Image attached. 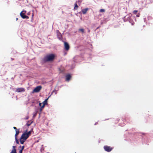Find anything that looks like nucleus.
Masks as SVG:
<instances>
[{
	"mask_svg": "<svg viewBox=\"0 0 153 153\" xmlns=\"http://www.w3.org/2000/svg\"><path fill=\"white\" fill-rule=\"evenodd\" d=\"M56 57V55L53 53L47 54L42 58L41 63L43 65L48 62H53L55 59Z\"/></svg>",
	"mask_w": 153,
	"mask_h": 153,
	"instance_id": "f03ea898",
	"label": "nucleus"
},
{
	"mask_svg": "<svg viewBox=\"0 0 153 153\" xmlns=\"http://www.w3.org/2000/svg\"><path fill=\"white\" fill-rule=\"evenodd\" d=\"M39 105V108L41 107V106L42 105V103H41L39 101V102L38 103Z\"/></svg>",
	"mask_w": 153,
	"mask_h": 153,
	"instance_id": "ea45409f",
	"label": "nucleus"
},
{
	"mask_svg": "<svg viewBox=\"0 0 153 153\" xmlns=\"http://www.w3.org/2000/svg\"><path fill=\"white\" fill-rule=\"evenodd\" d=\"M30 12H28L27 13V14L28 15H29L30 14Z\"/></svg>",
	"mask_w": 153,
	"mask_h": 153,
	"instance_id": "3c124183",
	"label": "nucleus"
},
{
	"mask_svg": "<svg viewBox=\"0 0 153 153\" xmlns=\"http://www.w3.org/2000/svg\"><path fill=\"white\" fill-rule=\"evenodd\" d=\"M51 95H49V96L48 97V99H49V98L51 97Z\"/></svg>",
	"mask_w": 153,
	"mask_h": 153,
	"instance_id": "052dcab7",
	"label": "nucleus"
},
{
	"mask_svg": "<svg viewBox=\"0 0 153 153\" xmlns=\"http://www.w3.org/2000/svg\"><path fill=\"white\" fill-rule=\"evenodd\" d=\"M80 57L78 55L75 56L73 58V61L74 63L78 62H79V59Z\"/></svg>",
	"mask_w": 153,
	"mask_h": 153,
	"instance_id": "ddd939ff",
	"label": "nucleus"
},
{
	"mask_svg": "<svg viewBox=\"0 0 153 153\" xmlns=\"http://www.w3.org/2000/svg\"><path fill=\"white\" fill-rule=\"evenodd\" d=\"M89 8L88 7L85 8L82 10V13L83 14H85L87 13V11L88 10Z\"/></svg>",
	"mask_w": 153,
	"mask_h": 153,
	"instance_id": "2eb2a0df",
	"label": "nucleus"
},
{
	"mask_svg": "<svg viewBox=\"0 0 153 153\" xmlns=\"http://www.w3.org/2000/svg\"><path fill=\"white\" fill-rule=\"evenodd\" d=\"M16 91L18 93L22 92H24L25 91V88L22 87L18 88H16Z\"/></svg>",
	"mask_w": 153,
	"mask_h": 153,
	"instance_id": "f8f14e48",
	"label": "nucleus"
},
{
	"mask_svg": "<svg viewBox=\"0 0 153 153\" xmlns=\"http://www.w3.org/2000/svg\"><path fill=\"white\" fill-rule=\"evenodd\" d=\"M25 148V146L23 145V146H22L21 148L20 149L21 150L23 151L24 150V149Z\"/></svg>",
	"mask_w": 153,
	"mask_h": 153,
	"instance_id": "c9c22d12",
	"label": "nucleus"
},
{
	"mask_svg": "<svg viewBox=\"0 0 153 153\" xmlns=\"http://www.w3.org/2000/svg\"><path fill=\"white\" fill-rule=\"evenodd\" d=\"M83 0H78L76 1V3H77L79 6H80Z\"/></svg>",
	"mask_w": 153,
	"mask_h": 153,
	"instance_id": "393cba45",
	"label": "nucleus"
},
{
	"mask_svg": "<svg viewBox=\"0 0 153 153\" xmlns=\"http://www.w3.org/2000/svg\"><path fill=\"white\" fill-rule=\"evenodd\" d=\"M82 13V11H80V12H79L78 13H75V14L77 16H78L77 14H78V13H79V14H81Z\"/></svg>",
	"mask_w": 153,
	"mask_h": 153,
	"instance_id": "a18cd8bd",
	"label": "nucleus"
},
{
	"mask_svg": "<svg viewBox=\"0 0 153 153\" xmlns=\"http://www.w3.org/2000/svg\"><path fill=\"white\" fill-rule=\"evenodd\" d=\"M10 153H17L16 150H12Z\"/></svg>",
	"mask_w": 153,
	"mask_h": 153,
	"instance_id": "e433bc0d",
	"label": "nucleus"
},
{
	"mask_svg": "<svg viewBox=\"0 0 153 153\" xmlns=\"http://www.w3.org/2000/svg\"><path fill=\"white\" fill-rule=\"evenodd\" d=\"M140 15V12L138 13L137 14H136V16L137 17H139Z\"/></svg>",
	"mask_w": 153,
	"mask_h": 153,
	"instance_id": "4c0bfd02",
	"label": "nucleus"
},
{
	"mask_svg": "<svg viewBox=\"0 0 153 153\" xmlns=\"http://www.w3.org/2000/svg\"><path fill=\"white\" fill-rule=\"evenodd\" d=\"M103 148L105 151L110 152L112 150L113 148L109 146L105 145L104 146Z\"/></svg>",
	"mask_w": 153,
	"mask_h": 153,
	"instance_id": "6e6552de",
	"label": "nucleus"
},
{
	"mask_svg": "<svg viewBox=\"0 0 153 153\" xmlns=\"http://www.w3.org/2000/svg\"><path fill=\"white\" fill-rule=\"evenodd\" d=\"M18 19V18H16V21H17Z\"/></svg>",
	"mask_w": 153,
	"mask_h": 153,
	"instance_id": "69168bd1",
	"label": "nucleus"
},
{
	"mask_svg": "<svg viewBox=\"0 0 153 153\" xmlns=\"http://www.w3.org/2000/svg\"><path fill=\"white\" fill-rule=\"evenodd\" d=\"M53 91H52V92H51V95H52L53 94Z\"/></svg>",
	"mask_w": 153,
	"mask_h": 153,
	"instance_id": "338daca9",
	"label": "nucleus"
},
{
	"mask_svg": "<svg viewBox=\"0 0 153 153\" xmlns=\"http://www.w3.org/2000/svg\"><path fill=\"white\" fill-rule=\"evenodd\" d=\"M100 26H99L98 27H97V28H96V29L97 30V29H98L99 28H100Z\"/></svg>",
	"mask_w": 153,
	"mask_h": 153,
	"instance_id": "13d9d810",
	"label": "nucleus"
},
{
	"mask_svg": "<svg viewBox=\"0 0 153 153\" xmlns=\"http://www.w3.org/2000/svg\"><path fill=\"white\" fill-rule=\"evenodd\" d=\"M41 112H40V113L39 114V118L40 117V114H41Z\"/></svg>",
	"mask_w": 153,
	"mask_h": 153,
	"instance_id": "6e6d98bb",
	"label": "nucleus"
},
{
	"mask_svg": "<svg viewBox=\"0 0 153 153\" xmlns=\"http://www.w3.org/2000/svg\"><path fill=\"white\" fill-rule=\"evenodd\" d=\"M74 10H76L79 7V6H78L77 4V3H76L75 2V3L74 4Z\"/></svg>",
	"mask_w": 153,
	"mask_h": 153,
	"instance_id": "aec40b11",
	"label": "nucleus"
},
{
	"mask_svg": "<svg viewBox=\"0 0 153 153\" xmlns=\"http://www.w3.org/2000/svg\"><path fill=\"white\" fill-rule=\"evenodd\" d=\"M21 12H22V13H24L25 14H26L27 13V11L24 10H23Z\"/></svg>",
	"mask_w": 153,
	"mask_h": 153,
	"instance_id": "58836bf2",
	"label": "nucleus"
},
{
	"mask_svg": "<svg viewBox=\"0 0 153 153\" xmlns=\"http://www.w3.org/2000/svg\"><path fill=\"white\" fill-rule=\"evenodd\" d=\"M13 129H14L15 130V131H16V129H17V128H16V127H15V126H14V127H13Z\"/></svg>",
	"mask_w": 153,
	"mask_h": 153,
	"instance_id": "8fccbe9b",
	"label": "nucleus"
},
{
	"mask_svg": "<svg viewBox=\"0 0 153 153\" xmlns=\"http://www.w3.org/2000/svg\"><path fill=\"white\" fill-rule=\"evenodd\" d=\"M36 114L35 113V114H33V116H36Z\"/></svg>",
	"mask_w": 153,
	"mask_h": 153,
	"instance_id": "680f3d73",
	"label": "nucleus"
},
{
	"mask_svg": "<svg viewBox=\"0 0 153 153\" xmlns=\"http://www.w3.org/2000/svg\"><path fill=\"white\" fill-rule=\"evenodd\" d=\"M42 88V86L40 85H37L34 88L31 93L34 94L35 93H38L40 91Z\"/></svg>",
	"mask_w": 153,
	"mask_h": 153,
	"instance_id": "39448f33",
	"label": "nucleus"
},
{
	"mask_svg": "<svg viewBox=\"0 0 153 153\" xmlns=\"http://www.w3.org/2000/svg\"><path fill=\"white\" fill-rule=\"evenodd\" d=\"M29 122V121H28L27 122V123L25 125V126H27V127H29L33 123V121H31L30 123H28V122Z\"/></svg>",
	"mask_w": 153,
	"mask_h": 153,
	"instance_id": "4be33fe9",
	"label": "nucleus"
},
{
	"mask_svg": "<svg viewBox=\"0 0 153 153\" xmlns=\"http://www.w3.org/2000/svg\"><path fill=\"white\" fill-rule=\"evenodd\" d=\"M90 30H88V32H90Z\"/></svg>",
	"mask_w": 153,
	"mask_h": 153,
	"instance_id": "0e129e2a",
	"label": "nucleus"
},
{
	"mask_svg": "<svg viewBox=\"0 0 153 153\" xmlns=\"http://www.w3.org/2000/svg\"><path fill=\"white\" fill-rule=\"evenodd\" d=\"M98 124V122H96L94 124V125H96Z\"/></svg>",
	"mask_w": 153,
	"mask_h": 153,
	"instance_id": "5fc2aeb1",
	"label": "nucleus"
},
{
	"mask_svg": "<svg viewBox=\"0 0 153 153\" xmlns=\"http://www.w3.org/2000/svg\"><path fill=\"white\" fill-rule=\"evenodd\" d=\"M122 19L125 22L127 21L129 22V18H128V15H126V16H125L123 17Z\"/></svg>",
	"mask_w": 153,
	"mask_h": 153,
	"instance_id": "dca6fc26",
	"label": "nucleus"
},
{
	"mask_svg": "<svg viewBox=\"0 0 153 153\" xmlns=\"http://www.w3.org/2000/svg\"><path fill=\"white\" fill-rule=\"evenodd\" d=\"M21 147H22V146L21 145H20L19 146L18 149H21Z\"/></svg>",
	"mask_w": 153,
	"mask_h": 153,
	"instance_id": "4d7b16f0",
	"label": "nucleus"
},
{
	"mask_svg": "<svg viewBox=\"0 0 153 153\" xmlns=\"http://www.w3.org/2000/svg\"><path fill=\"white\" fill-rule=\"evenodd\" d=\"M65 40L64 41H62V42L64 43V50L68 51L70 48V46L69 43L66 41V39L65 38H64Z\"/></svg>",
	"mask_w": 153,
	"mask_h": 153,
	"instance_id": "20e7f679",
	"label": "nucleus"
},
{
	"mask_svg": "<svg viewBox=\"0 0 153 153\" xmlns=\"http://www.w3.org/2000/svg\"><path fill=\"white\" fill-rule=\"evenodd\" d=\"M18 150H19V153H22L23 151L20 150V149H18Z\"/></svg>",
	"mask_w": 153,
	"mask_h": 153,
	"instance_id": "c03bdc74",
	"label": "nucleus"
},
{
	"mask_svg": "<svg viewBox=\"0 0 153 153\" xmlns=\"http://www.w3.org/2000/svg\"><path fill=\"white\" fill-rule=\"evenodd\" d=\"M20 15L21 18L23 19H28L29 18L28 16L22 13V12H21L20 13Z\"/></svg>",
	"mask_w": 153,
	"mask_h": 153,
	"instance_id": "9b49d317",
	"label": "nucleus"
},
{
	"mask_svg": "<svg viewBox=\"0 0 153 153\" xmlns=\"http://www.w3.org/2000/svg\"><path fill=\"white\" fill-rule=\"evenodd\" d=\"M45 107V105H42L41 106V107L39 108V111H40V112H42V110Z\"/></svg>",
	"mask_w": 153,
	"mask_h": 153,
	"instance_id": "bb28decb",
	"label": "nucleus"
},
{
	"mask_svg": "<svg viewBox=\"0 0 153 153\" xmlns=\"http://www.w3.org/2000/svg\"><path fill=\"white\" fill-rule=\"evenodd\" d=\"M42 103V104H43V105H47L48 104V102L45 101H44Z\"/></svg>",
	"mask_w": 153,
	"mask_h": 153,
	"instance_id": "c756f323",
	"label": "nucleus"
},
{
	"mask_svg": "<svg viewBox=\"0 0 153 153\" xmlns=\"http://www.w3.org/2000/svg\"><path fill=\"white\" fill-rule=\"evenodd\" d=\"M56 33L57 34V37L58 39L60 41H64L65 40L63 38L62 35L59 32V30H56Z\"/></svg>",
	"mask_w": 153,
	"mask_h": 153,
	"instance_id": "423d86ee",
	"label": "nucleus"
},
{
	"mask_svg": "<svg viewBox=\"0 0 153 153\" xmlns=\"http://www.w3.org/2000/svg\"><path fill=\"white\" fill-rule=\"evenodd\" d=\"M28 129H26L23 133H28Z\"/></svg>",
	"mask_w": 153,
	"mask_h": 153,
	"instance_id": "a19ab883",
	"label": "nucleus"
},
{
	"mask_svg": "<svg viewBox=\"0 0 153 153\" xmlns=\"http://www.w3.org/2000/svg\"><path fill=\"white\" fill-rule=\"evenodd\" d=\"M39 110V107H37L36 106H35V113L36 115L37 113L38 112Z\"/></svg>",
	"mask_w": 153,
	"mask_h": 153,
	"instance_id": "6ab92c4d",
	"label": "nucleus"
},
{
	"mask_svg": "<svg viewBox=\"0 0 153 153\" xmlns=\"http://www.w3.org/2000/svg\"><path fill=\"white\" fill-rule=\"evenodd\" d=\"M133 134V136L135 140L134 141L136 143H139L141 141H142V143L143 144H147L149 145V143L150 140L148 137L146 135V134L143 133H131Z\"/></svg>",
	"mask_w": 153,
	"mask_h": 153,
	"instance_id": "f257e3e1",
	"label": "nucleus"
},
{
	"mask_svg": "<svg viewBox=\"0 0 153 153\" xmlns=\"http://www.w3.org/2000/svg\"><path fill=\"white\" fill-rule=\"evenodd\" d=\"M31 106H33V107H35V106H36L33 103H31Z\"/></svg>",
	"mask_w": 153,
	"mask_h": 153,
	"instance_id": "49530a36",
	"label": "nucleus"
},
{
	"mask_svg": "<svg viewBox=\"0 0 153 153\" xmlns=\"http://www.w3.org/2000/svg\"><path fill=\"white\" fill-rule=\"evenodd\" d=\"M30 136L27 133H23L20 137L27 140Z\"/></svg>",
	"mask_w": 153,
	"mask_h": 153,
	"instance_id": "9d476101",
	"label": "nucleus"
},
{
	"mask_svg": "<svg viewBox=\"0 0 153 153\" xmlns=\"http://www.w3.org/2000/svg\"><path fill=\"white\" fill-rule=\"evenodd\" d=\"M48 98H46L45 100V101L46 102H48Z\"/></svg>",
	"mask_w": 153,
	"mask_h": 153,
	"instance_id": "de8ad7c7",
	"label": "nucleus"
},
{
	"mask_svg": "<svg viewBox=\"0 0 153 153\" xmlns=\"http://www.w3.org/2000/svg\"><path fill=\"white\" fill-rule=\"evenodd\" d=\"M55 89H56V92H55V94H57V92L59 90V87L57 86V85L55 87Z\"/></svg>",
	"mask_w": 153,
	"mask_h": 153,
	"instance_id": "cd10ccee",
	"label": "nucleus"
},
{
	"mask_svg": "<svg viewBox=\"0 0 153 153\" xmlns=\"http://www.w3.org/2000/svg\"><path fill=\"white\" fill-rule=\"evenodd\" d=\"M105 11V9H101L100 10V12L103 13V12H104Z\"/></svg>",
	"mask_w": 153,
	"mask_h": 153,
	"instance_id": "7c9ffc66",
	"label": "nucleus"
},
{
	"mask_svg": "<svg viewBox=\"0 0 153 153\" xmlns=\"http://www.w3.org/2000/svg\"><path fill=\"white\" fill-rule=\"evenodd\" d=\"M124 122L126 121L127 120H129V117H128V115L127 114H126L124 118H122Z\"/></svg>",
	"mask_w": 153,
	"mask_h": 153,
	"instance_id": "4468645a",
	"label": "nucleus"
},
{
	"mask_svg": "<svg viewBox=\"0 0 153 153\" xmlns=\"http://www.w3.org/2000/svg\"><path fill=\"white\" fill-rule=\"evenodd\" d=\"M44 147H42L40 149V152H42V151H44Z\"/></svg>",
	"mask_w": 153,
	"mask_h": 153,
	"instance_id": "37998d69",
	"label": "nucleus"
},
{
	"mask_svg": "<svg viewBox=\"0 0 153 153\" xmlns=\"http://www.w3.org/2000/svg\"><path fill=\"white\" fill-rule=\"evenodd\" d=\"M33 133V128H31V130L29 131H28V135L30 136L31 135V134L32 133Z\"/></svg>",
	"mask_w": 153,
	"mask_h": 153,
	"instance_id": "5701e85b",
	"label": "nucleus"
},
{
	"mask_svg": "<svg viewBox=\"0 0 153 153\" xmlns=\"http://www.w3.org/2000/svg\"><path fill=\"white\" fill-rule=\"evenodd\" d=\"M11 59L12 61H13V60H14V59L13 58H11Z\"/></svg>",
	"mask_w": 153,
	"mask_h": 153,
	"instance_id": "bf43d9fd",
	"label": "nucleus"
},
{
	"mask_svg": "<svg viewBox=\"0 0 153 153\" xmlns=\"http://www.w3.org/2000/svg\"><path fill=\"white\" fill-rule=\"evenodd\" d=\"M63 86V85H61L60 86H59V88L60 87V88H61L62 86Z\"/></svg>",
	"mask_w": 153,
	"mask_h": 153,
	"instance_id": "e2e57ef3",
	"label": "nucleus"
},
{
	"mask_svg": "<svg viewBox=\"0 0 153 153\" xmlns=\"http://www.w3.org/2000/svg\"><path fill=\"white\" fill-rule=\"evenodd\" d=\"M16 146H12V150H16Z\"/></svg>",
	"mask_w": 153,
	"mask_h": 153,
	"instance_id": "72a5a7b5",
	"label": "nucleus"
},
{
	"mask_svg": "<svg viewBox=\"0 0 153 153\" xmlns=\"http://www.w3.org/2000/svg\"><path fill=\"white\" fill-rule=\"evenodd\" d=\"M28 101H29L28 102V103H33L35 105H36L38 104L39 102L38 100L34 99L33 98L30 100L29 99H28Z\"/></svg>",
	"mask_w": 153,
	"mask_h": 153,
	"instance_id": "0eeeda50",
	"label": "nucleus"
},
{
	"mask_svg": "<svg viewBox=\"0 0 153 153\" xmlns=\"http://www.w3.org/2000/svg\"><path fill=\"white\" fill-rule=\"evenodd\" d=\"M78 32H81L82 34H84L85 33V30L83 28H80L78 29Z\"/></svg>",
	"mask_w": 153,
	"mask_h": 153,
	"instance_id": "a211bd4d",
	"label": "nucleus"
},
{
	"mask_svg": "<svg viewBox=\"0 0 153 153\" xmlns=\"http://www.w3.org/2000/svg\"><path fill=\"white\" fill-rule=\"evenodd\" d=\"M16 76V75H15L14 76V77H12L11 78V79L13 80L14 79L15 77Z\"/></svg>",
	"mask_w": 153,
	"mask_h": 153,
	"instance_id": "09e8293b",
	"label": "nucleus"
},
{
	"mask_svg": "<svg viewBox=\"0 0 153 153\" xmlns=\"http://www.w3.org/2000/svg\"><path fill=\"white\" fill-rule=\"evenodd\" d=\"M56 92V89H55L53 91V92H54L55 93V92Z\"/></svg>",
	"mask_w": 153,
	"mask_h": 153,
	"instance_id": "864d4df0",
	"label": "nucleus"
},
{
	"mask_svg": "<svg viewBox=\"0 0 153 153\" xmlns=\"http://www.w3.org/2000/svg\"><path fill=\"white\" fill-rule=\"evenodd\" d=\"M65 81L68 82L72 78V75L70 73H68L65 76Z\"/></svg>",
	"mask_w": 153,
	"mask_h": 153,
	"instance_id": "1a4fd4ad",
	"label": "nucleus"
},
{
	"mask_svg": "<svg viewBox=\"0 0 153 153\" xmlns=\"http://www.w3.org/2000/svg\"><path fill=\"white\" fill-rule=\"evenodd\" d=\"M129 22L131 23L132 25H134V23L133 20L134 19L135 21H136V19L135 16H133L132 14L130 13L128 16Z\"/></svg>",
	"mask_w": 153,
	"mask_h": 153,
	"instance_id": "7ed1b4c3",
	"label": "nucleus"
},
{
	"mask_svg": "<svg viewBox=\"0 0 153 153\" xmlns=\"http://www.w3.org/2000/svg\"><path fill=\"white\" fill-rule=\"evenodd\" d=\"M75 66H76V64H75V63H72L71 66V70H72L73 69H74V68Z\"/></svg>",
	"mask_w": 153,
	"mask_h": 153,
	"instance_id": "a878e982",
	"label": "nucleus"
},
{
	"mask_svg": "<svg viewBox=\"0 0 153 153\" xmlns=\"http://www.w3.org/2000/svg\"><path fill=\"white\" fill-rule=\"evenodd\" d=\"M66 50H64L63 49V52L64 53V56H65L67 54V52Z\"/></svg>",
	"mask_w": 153,
	"mask_h": 153,
	"instance_id": "2f4dec72",
	"label": "nucleus"
},
{
	"mask_svg": "<svg viewBox=\"0 0 153 153\" xmlns=\"http://www.w3.org/2000/svg\"><path fill=\"white\" fill-rule=\"evenodd\" d=\"M147 18L149 20H150L152 19V17L150 16H148Z\"/></svg>",
	"mask_w": 153,
	"mask_h": 153,
	"instance_id": "473e14b6",
	"label": "nucleus"
},
{
	"mask_svg": "<svg viewBox=\"0 0 153 153\" xmlns=\"http://www.w3.org/2000/svg\"><path fill=\"white\" fill-rule=\"evenodd\" d=\"M20 132V128L16 129V134L15 135V137H17V135Z\"/></svg>",
	"mask_w": 153,
	"mask_h": 153,
	"instance_id": "412c9836",
	"label": "nucleus"
},
{
	"mask_svg": "<svg viewBox=\"0 0 153 153\" xmlns=\"http://www.w3.org/2000/svg\"><path fill=\"white\" fill-rule=\"evenodd\" d=\"M119 120H120V119H117V121H119Z\"/></svg>",
	"mask_w": 153,
	"mask_h": 153,
	"instance_id": "774afa93",
	"label": "nucleus"
},
{
	"mask_svg": "<svg viewBox=\"0 0 153 153\" xmlns=\"http://www.w3.org/2000/svg\"><path fill=\"white\" fill-rule=\"evenodd\" d=\"M19 140L20 144L22 145L24 144L26 140L23 139L21 137H20Z\"/></svg>",
	"mask_w": 153,
	"mask_h": 153,
	"instance_id": "f3484780",
	"label": "nucleus"
},
{
	"mask_svg": "<svg viewBox=\"0 0 153 153\" xmlns=\"http://www.w3.org/2000/svg\"><path fill=\"white\" fill-rule=\"evenodd\" d=\"M29 117L28 116H26L24 118V119L25 120H28L29 119Z\"/></svg>",
	"mask_w": 153,
	"mask_h": 153,
	"instance_id": "79ce46f5",
	"label": "nucleus"
},
{
	"mask_svg": "<svg viewBox=\"0 0 153 153\" xmlns=\"http://www.w3.org/2000/svg\"><path fill=\"white\" fill-rule=\"evenodd\" d=\"M138 10H134L133 11V13L134 15H136L138 12Z\"/></svg>",
	"mask_w": 153,
	"mask_h": 153,
	"instance_id": "c85d7f7f",
	"label": "nucleus"
},
{
	"mask_svg": "<svg viewBox=\"0 0 153 153\" xmlns=\"http://www.w3.org/2000/svg\"><path fill=\"white\" fill-rule=\"evenodd\" d=\"M34 14L33 13L32 15V17L31 18V22H33V16Z\"/></svg>",
	"mask_w": 153,
	"mask_h": 153,
	"instance_id": "f704fd0d",
	"label": "nucleus"
},
{
	"mask_svg": "<svg viewBox=\"0 0 153 153\" xmlns=\"http://www.w3.org/2000/svg\"><path fill=\"white\" fill-rule=\"evenodd\" d=\"M143 19H144V22H145L146 21V18H144Z\"/></svg>",
	"mask_w": 153,
	"mask_h": 153,
	"instance_id": "603ef678",
	"label": "nucleus"
},
{
	"mask_svg": "<svg viewBox=\"0 0 153 153\" xmlns=\"http://www.w3.org/2000/svg\"><path fill=\"white\" fill-rule=\"evenodd\" d=\"M15 141L16 144H19V139L17 138V137H15Z\"/></svg>",
	"mask_w": 153,
	"mask_h": 153,
	"instance_id": "b1692460",
	"label": "nucleus"
}]
</instances>
